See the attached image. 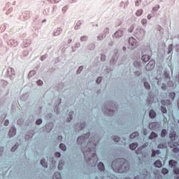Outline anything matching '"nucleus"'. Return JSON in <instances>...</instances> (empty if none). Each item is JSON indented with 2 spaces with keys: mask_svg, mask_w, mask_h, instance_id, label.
<instances>
[{
  "mask_svg": "<svg viewBox=\"0 0 179 179\" xmlns=\"http://www.w3.org/2000/svg\"><path fill=\"white\" fill-rule=\"evenodd\" d=\"M176 131H171L169 134V138L171 139V141H170L169 143V146H171V148H176V146H178V143L177 142H174V141H176Z\"/></svg>",
  "mask_w": 179,
  "mask_h": 179,
  "instance_id": "nucleus-1",
  "label": "nucleus"
},
{
  "mask_svg": "<svg viewBox=\"0 0 179 179\" xmlns=\"http://www.w3.org/2000/svg\"><path fill=\"white\" fill-rule=\"evenodd\" d=\"M169 166H171V167H173L174 174H179V169L176 168V166H177V162L171 159L169 161Z\"/></svg>",
  "mask_w": 179,
  "mask_h": 179,
  "instance_id": "nucleus-2",
  "label": "nucleus"
},
{
  "mask_svg": "<svg viewBox=\"0 0 179 179\" xmlns=\"http://www.w3.org/2000/svg\"><path fill=\"white\" fill-rule=\"evenodd\" d=\"M146 31L143 29H137L135 36L136 38H143L145 37Z\"/></svg>",
  "mask_w": 179,
  "mask_h": 179,
  "instance_id": "nucleus-3",
  "label": "nucleus"
},
{
  "mask_svg": "<svg viewBox=\"0 0 179 179\" xmlns=\"http://www.w3.org/2000/svg\"><path fill=\"white\" fill-rule=\"evenodd\" d=\"M155 65H156L155 60H150L145 66L146 71H152L155 69Z\"/></svg>",
  "mask_w": 179,
  "mask_h": 179,
  "instance_id": "nucleus-4",
  "label": "nucleus"
},
{
  "mask_svg": "<svg viewBox=\"0 0 179 179\" xmlns=\"http://www.w3.org/2000/svg\"><path fill=\"white\" fill-rule=\"evenodd\" d=\"M129 44L134 48L135 47H138V41H136V39H135L134 37H131L129 38Z\"/></svg>",
  "mask_w": 179,
  "mask_h": 179,
  "instance_id": "nucleus-5",
  "label": "nucleus"
},
{
  "mask_svg": "<svg viewBox=\"0 0 179 179\" xmlns=\"http://www.w3.org/2000/svg\"><path fill=\"white\" fill-rule=\"evenodd\" d=\"M123 34L124 32L122 31L118 30L114 34L113 37L115 38H120V37H122Z\"/></svg>",
  "mask_w": 179,
  "mask_h": 179,
  "instance_id": "nucleus-6",
  "label": "nucleus"
},
{
  "mask_svg": "<svg viewBox=\"0 0 179 179\" xmlns=\"http://www.w3.org/2000/svg\"><path fill=\"white\" fill-rule=\"evenodd\" d=\"M118 162H123L120 167H125V166H128V168L129 167V165L128 164V161H127L125 159H119Z\"/></svg>",
  "mask_w": 179,
  "mask_h": 179,
  "instance_id": "nucleus-7",
  "label": "nucleus"
},
{
  "mask_svg": "<svg viewBox=\"0 0 179 179\" xmlns=\"http://www.w3.org/2000/svg\"><path fill=\"white\" fill-rule=\"evenodd\" d=\"M15 135H16V129H15V127H11V129H10V131L8 132V136L10 137H11Z\"/></svg>",
  "mask_w": 179,
  "mask_h": 179,
  "instance_id": "nucleus-8",
  "label": "nucleus"
},
{
  "mask_svg": "<svg viewBox=\"0 0 179 179\" xmlns=\"http://www.w3.org/2000/svg\"><path fill=\"white\" fill-rule=\"evenodd\" d=\"M141 59L143 62H148L150 59V57L148 55H144L141 57Z\"/></svg>",
  "mask_w": 179,
  "mask_h": 179,
  "instance_id": "nucleus-9",
  "label": "nucleus"
},
{
  "mask_svg": "<svg viewBox=\"0 0 179 179\" xmlns=\"http://www.w3.org/2000/svg\"><path fill=\"white\" fill-rule=\"evenodd\" d=\"M138 136H139V133L138 132H134V133H132L129 136V138H130V139H135V138H138Z\"/></svg>",
  "mask_w": 179,
  "mask_h": 179,
  "instance_id": "nucleus-10",
  "label": "nucleus"
},
{
  "mask_svg": "<svg viewBox=\"0 0 179 179\" xmlns=\"http://www.w3.org/2000/svg\"><path fill=\"white\" fill-rule=\"evenodd\" d=\"M157 126V123L156 122H152L149 124L150 129H156V127Z\"/></svg>",
  "mask_w": 179,
  "mask_h": 179,
  "instance_id": "nucleus-11",
  "label": "nucleus"
},
{
  "mask_svg": "<svg viewBox=\"0 0 179 179\" xmlns=\"http://www.w3.org/2000/svg\"><path fill=\"white\" fill-rule=\"evenodd\" d=\"M98 169L99 170H100V171H104V164H103L102 162H99L98 164Z\"/></svg>",
  "mask_w": 179,
  "mask_h": 179,
  "instance_id": "nucleus-12",
  "label": "nucleus"
},
{
  "mask_svg": "<svg viewBox=\"0 0 179 179\" xmlns=\"http://www.w3.org/2000/svg\"><path fill=\"white\" fill-rule=\"evenodd\" d=\"M129 148L131 150H135L138 148V143H133L129 145Z\"/></svg>",
  "mask_w": 179,
  "mask_h": 179,
  "instance_id": "nucleus-13",
  "label": "nucleus"
},
{
  "mask_svg": "<svg viewBox=\"0 0 179 179\" xmlns=\"http://www.w3.org/2000/svg\"><path fill=\"white\" fill-rule=\"evenodd\" d=\"M53 179H62L61 173L59 172L55 173L53 176Z\"/></svg>",
  "mask_w": 179,
  "mask_h": 179,
  "instance_id": "nucleus-14",
  "label": "nucleus"
},
{
  "mask_svg": "<svg viewBox=\"0 0 179 179\" xmlns=\"http://www.w3.org/2000/svg\"><path fill=\"white\" fill-rule=\"evenodd\" d=\"M149 115L150 118H155V117H156V112H155L153 110H150L149 113Z\"/></svg>",
  "mask_w": 179,
  "mask_h": 179,
  "instance_id": "nucleus-15",
  "label": "nucleus"
},
{
  "mask_svg": "<svg viewBox=\"0 0 179 179\" xmlns=\"http://www.w3.org/2000/svg\"><path fill=\"white\" fill-rule=\"evenodd\" d=\"M41 166H43V167H45V168L48 167V164H47V162H45V159H44L41 160Z\"/></svg>",
  "mask_w": 179,
  "mask_h": 179,
  "instance_id": "nucleus-16",
  "label": "nucleus"
},
{
  "mask_svg": "<svg viewBox=\"0 0 179 179\" xmlns=\"http://www.w3.org/2000/svg\"><path fill=\"white\" fill-rule=\"evenodd\" d=\"M142 15H143V9H139V10H136V15L142 16Z\"/></svg>",
  "mask_w": 179,
  "mask_h": 179,
  "instance_id": "nucleus-17",
  "label": "nucleus"
},
{
  "mask_svg": "<svg viewBox=\"0 0 179 179\" xmlns=\"http://www.w3.org/2000/svg\"><path fill=\"white\" fill-rule=\"evenodd\" d=\"M167 101V103H166V101H164V100H162V101H161V103H162V104H163V106H170V104H171V102L170 101V100L169 101Z\"/></svg>",
  "mask_w": 179,
  "mask_h": 179,
  "instance_id": "nucleus-18",
  "label": "nucleus"
},
{
  "mask_svg": "<svg viewBox=\"0 0 179 179\" xmlns=\"http://www.w3.org/2000/svg\"><path fill=\"white\" fill-rule=\"evenodd\" d=\"M175 97H176V92L169 93V98L171 99V100H174Z\"/></svg>",
  "mask_w": 179,
  "mask_h": 179,
  "instance_id": "nucleus-19",
  "label": "nucleus"
},
{
  "mask_svg": "<svg viewBox=\"0 0 179 179\" xmlns=\"http://www.w3.org/2000/svg\"><path fill=\"white\" fill-rule=\"evenodd\" d=\"M59 148L64 152H65V150H66V145H65L64 143H61L60 145H59Z\"/></svg>",
  "mask_w": 179,
  "mask_h": 179,
  "instance_id": "nucleus-20",
  "label": "nucleus"
},
{
  "mask_svg": "<svg viewBox=\"0 0 179 179\" xmlns=\"http://www.w3.org/2000/svg\"><path fill=\"white\" fill-rule=\"evenodd\" d=\"M166 135H167V131L166 129H163L161 132V136H162V138H164Z\"/></svg>",
  "mask_w": 179,
  "mask_h": 179,
  "instance_id": "nucleus-21",
  "label": "nucleus"
},
{
  "mask_svg": "<svg viewBox=\"0 0 179 179\" xmlns=\"http://www.w3.org/2000/svg\"><path fill=\"white\" fill-rule=\"evenodd\" d=\"M156 136H157V134H156L155 132H152L149 136V138L153 139V138H156Z\"/></svg>",
  "mask_w": 179,
  "mask_h": 179,
  "instance_id": "nucleus-22",
  "label": "nucleus"
},
{
  "mask_svg": "<svg viewBox=\"0 0 179 179\" xmlns=\"http://www.w3.org/2000/svg\"><path fill=\"white\" fill-rule=\"evenodd\" d=\"M161 111L162 113H163V114H166V113H167V109L166 108V107L162 106L161 107Z\"/></svg>",
  "mask_w": 179,
  "mask_h": 179,
  "instance_id": "nucleus-23",
  "label": "nucleus"
},
{
  "mask_svg": "<svg viewBox=\"0 0 179 179\" xmlns=\"http://www.w3.org/2000/svg\"><path fill=\"white\" fill-rule=\"evenodd\" d=\"M64 167V163L62 162H59L58 164V169L61 170Z\"/></svg>",
  "mask_w": 179,
  "mask_h": 179,
  "instance_id": "nucleus-24",
  "label": "nucleus"
},
{
  "mask_svg": "<svg viewBox=\"0 0 179 179\" xmlns=\"http://www.w3.org/2000/svg\"><path fill=\"white\" fill-rule=\"evenodd\" d=\"M144 86H145V89H147L148 90H149V89H150V85H149L148 83L145 82Z\"/></svg>",
  "mask_w": 179,
  "mask_h": 179,
  "instance_id": "nucleus-25",
  "label": "nucleus"
},
{
  "mask_svg": "<svg viewBox=\"0 0 179 179\" xmlns=\"http://www.w3.org/2000/svg\"><path fill=\"white\" fill-rule=\"evenodd\" d=\"M142 149H143V146L141 147V148H139L138 150H136V153L137 155H139V154L142 153Z\"/></svg>",
  "mask_w": 179,
  "mask_h": 179,
  "instance_id": "nucleus-26",
  "label": "nucleus"
},
{
  "mask_svg": "<svg viewBox=\"0 0 179 179\" xmlns=\"http://www.w3.org/2000/svg\"><path fill=\"white\" fill-rule=\"evenodd\" d=\"M141 24H143V26H145V24H148V20L146 19H143L141 20Z\"/></svg>",
  "mask_w": 179,
  "mask_h": 179,
  "instance_id": "nucleus-27",
  "label": "nucleus"
},
{
  "mask_svg": "<svg viewBox=\"0 0 179 179\" xmlns=\"http://www.w3.org/2000/svg\"><path fill=\"white\" fill-rule=\"evenodd\" d=\"M162 174H167L169 173V169L164 168L162 171Z\"/></svg>",
  "mask_w": 179,
  "mask_h": 179,
  "instance_id": "nucleus-28",
  "label": "nucleus"
},
{
  "mask_svg": "<svg viewBox=\"0 0 179 179\" xmlns=\"http://www.w3.org/2000/svg\"><path fill=\"white\" fill-rule=\"evenodd\" d=\"M127 170V168L125 167V170L117 169V170H115V171H117V173H125Z\"/></svg>",
  "mask_w": 179,
  "mask_h": 179,
  "instance_id": "nucleus-29",
  "label": "nucleus"
},
{
  "mask_svg": "<svg viewBox=\"0 0 179 179\" xmlns=\"http://www.w3.org/2000/svg\"><path fill=\"white\" fill-rule=\"evenodd\" d=\"M34 135V134L33 133V131H31V134H30V133H29V134H27L25 136V138H26V139H29V138L27 136H30V138H32Z\"/></svg>",
  "mask_w": 179,
  "mask_h": 179,
  "instance_id": "nucleus-30",
  "label": "nucleus"
},
{
  "mask_svg": "<svg viewBox=\"0 0 179 179\" xmlns=\"http://www.w3.org/2000/svg\"><path fill=\"white\" fill-rule=\"evenodd\" d=\"M113 140L114 141V142H120V137L114 136Z\"/></svg>",
  "mask_w": 179,
  "mask_h": 179,
  "instance_id": "nucleus-31",
  "label": "nucleus"
},
{
  "mask_svg": "<svg viewBox=\"0 0 179 179\" xmlns=\"http://www.w3.org/2000/svg\"><path fill=\"white\" fill-rule=\"evenodd\" d=\"M134 25H132L131 27H130L128 29V31L129 33H132V31H134Z\"/></svg>",
  "mask_w": 179,
  "mask_h": 179,
  "instance_id": "nucleus-32",
  "label": "nucleus"
},
{
  "mask_svg": "<svg viewBox=\"0 0 179 179\" xmlns=\"http://www.w3.org/2000/svg\"><path fill=\"white\" fill-rule=\"evenodd\" d=\"M42 122H43V120H41V119H38V120H36V124L37 125L41 124Z\"/></svg>",
  "mask_w": 179,
  "mask_h": 179,
  "instance_id": "nucleus-33",
  "label": "nucleus"
},
{
  "mask_svg": "<svg viewBox=\"0 0 179 179\" xmlns=\"http://www.w3.org/2000/svg\"><path fill=\"white\" fill-rule=\"evenodd\" d=\"M139 5H141V0L136 1L135 6H139Z\"/></svg>",
  "mask_w": 179,
  "mask_h": 179,
  "instance_id": "nucleus-34",
  "label": "nucleus"
},
{
  "mask_svg": "<svg viewBox=\"0 0 179 179\" xmlns=\"http://www.w3.org/2000/svg\"><path fill=\"white\" fill-rule=\"evenodd\" d=\"M173 152L174 153H178V152H179L178 148H174L173 150Z\"/></svg>",
  "mask_w": 179,
  "mask_h": 179,
  "instance_id": "nucleus-35",
  "label": "nucleus"
},
{
  "mask_svg": "<svg viewBox=\"0 0 179 179\" xmlns=\"http://www.w3.org/2000/svg\"><path fill=\"white\" fill-rule=\"evenodd\" d=\"M36 83H37V85H38V86H41V85H43V80H39L37 81Z\"/></svg>",
  "mask_w": 179,
  "mask_h": 179,
  "instance_id": "nucleus-36",
  "label": "nucleus"
},
{
  "mask_svg": "<svg viewBox=\"0 0 179 179\" xmlns=\"http://www.w3.org/2000/svg\"><path fill=\"white\" fill-rule=\"evenodd\" d=\"M101 77H99L97 79H96V83H101Z\"/></svg>",
  "mask_w": 179,
  "mask_h": 179,
  "instance_id": "nucleus-37",
  "label": "nucleus"
},
{
  "mask_svg": "<svg viewBox=\"0 0 179 179\" xmlns=\"http://www.w3.org/2000/svg\"><path fill=\"white\" fill-rule=\"evenodd\" d=\"M157 155V151L152 150V157H155Z\"/></svg>",
  "mask_w": 179,
  "mask_h": 179,
  "instance_id": "nucleus-38",
  "label": "nucleus"
},
{
  "mask_svg": "<svg viewBox=\"0 0 179 179\" xmlns=\"http://www.w3.org/2000/svg\"><path fill=\"white\" fill-rule=\"evenodd\" d=\"M157 167H162V162H160V160H157Z\"/></svg>",
  "mask_w": 179,
  "mask_h": 179,
  "instance_id": "nucleus-39",
  "label": "nucleus"
},
{
  "mask_svg": "<svg viewBox=\"0 0 179 179\" xmlns=\"http://www.w3.org/2000/svg\"><path fill=\"white\" fill-rule=\"evenodd\" d=\"M101 60L106 61V55H101Z\"/></svg>",
  "mask_w": 179,
  "mask_h": 179,
  "instance_id": "nucleus-40",
  "label": "nucleus"
},
{
  "mask_svg": "<svg viewBox=\"0 0 179 179\" xmlns=\"http://www.w3.org/2000/svg\"><path fill=\"white\" fill-rule=\"evenodd\" d=\"M17 146L18 145H15L14 147H13L11 149V152H15V150H16V149H17Z\"/></svg>",
  "mask_w": 179,
  "mask_h": 179,
  "instance_id": "nucleus-41",
  "label": "nucleus"
},
{
  "mask_svg": "<svg viewBox=\"0 0 179 179\" xmlns=\"http://www.w3.org/2000/svg\"><path fill=\"white\" fill-rule=\"evenodd\" d=\"M4 125L6 127H8V125H9V120H6L4 121Z\"/></svg>",
  "mask_w": 179,
  "mask_h": 179,
  "instance_id": "nucleus-42",
  "label": "nucleus"
},
{
  "mask_svg": "<svg viewBox=\"0 0 179 179\" xmlns=\"http://www.w3.org/2000/svg\"><path fill=\"white\" fill-rule=\"evenodd\" d=\"M55 157H61V153L55 152Z\"/></svg>",
  "mask_w": 179,
  "mask_h": 179,
  "instance_id": "nucleus-43",
  "label": "nucleus"
},
{
  "mask_svg": "<svg viewBox=\"0 0 179 179\" xmlns=\"http://www.w3.org/2000/svg\"><path fill=\"white\" fill-rule=\"evenodd\" d=\"M162 89L164 90L166 89H167V85H166L165 84H162Z\"/></svg>",
  "mask_w": 179,
  "mask_h": 179,
  "instance_id": "nucleus-44",
  "label": "nucleus"
},
{
  "mask_svg": "<svg viewBox=\"0 0 179 179\" xmlns=\"http://www.w3.org/2000/svg\"><path fill=\"white\" fill-rule=\"evenodd\" d=\"M134 66H136V65H137L138 66H139V62H134Z\"/></svg>",
  "mask_w": 179,
  "mask_h": 179,
  "instance_id": "nucleus-45",
  "label": "nucleus"
},
{
  "mask_svg": "<svg viewBox=\"0 0 179 179\" xmlns=\"http://www.w3.org/2000/svg\"><path fill=\"white\" fill-rule=\"evenodd\" d=\"M82 138H83V136L78 137L77 139V141L79 142V141H80V139H82Z\"/></svg>",
  "mask_w": 179,
  "mask_h": 179,
  "instance_id": "nucleus-46",
  "label": "nucleus"
},
{
  "mask_svg": "<svg viewBox=\"0 0 179 179\" xmlns=\"http://www.w3.org/2000/svg\"><path fill=\"white\" fill-rule=\"evenodd\" d=\"M152 15L149 14L148 15V19L150 20V19H152Z\"/></svg>",
  "mask_w": 179,
  "mask_h": 179,
  "instance_id": "nucleus-47",
  "label": "nucleus"
},
{
  "mask_svg": "<svg viewBox=\"0 0 179 179\" xmlns=\"http://www.w3.org/2000/svg\"><path fill=\"white\" fill-rule=\"evenodd\" d=\"M154 166H155V167H157V161H155V162H154Z\"/></svg>",
  "mask_w": 179,
  "mask_h": 179,
  "instance_id": "nucleus-48",
  "label": "nucleus"
},
{
  "mask_svg": "<svg viewBox=\"0 0 179 179\" xmlns=\"http://www.w3.org/2000/svg\"><path fill=\"white\" fill-rule=\"evenodd\" d=\"M71 120H72V116H71V115H70V120H68L67 121H68V122H70Z\"/></svg>",
  "mask_w": 179,
  "mask_h": 179,
  "instance_id": "nucleus-49",
  "label": "nucleus"
},
{
  "mask_svg": "<svg viewBox=\"0 0 179 179\" xmlns=\"http://www.w3.org/2000/svg\"><path fill=\"white\" fill-rule=\"evenodd\" d=\"M57 31H58L59 33H61V31H62V29L61 28H59V29H57Z\"/></svg>",
  "mask_w": 179,
  "mask_h": 179,
  "instance_id": "nucleus-50",
  "label": "nucleus"
},
{
  "mask_svg": "<svg viewBox=\"0 0 179 179\" xmlns=\"http://www.w3.org/2000/svg\"><path fill=\"white\" fill-rule=\"evenodd\" d=\"M82 69H83V67L82 66L79 67L78 72H79V71H82Z\"/></svg>",
  "mask_w": 179,
  "mask_h": 179,
  "instance_id": "nucleus-51",
  "label": "nucleus"
},
{
  "mask_svg": "<svg viewBox=\"0 0 179 179\" xmlns=\"http://www.w3.org/2000/svg\"><path fill=\"white\" fill-rule=\"evenodd\" d=\"M58 139H59V140H60V142H61V141H62V136H59V137H58Z\"/></svg>",
  "mask_w": 179,
  "mask_h": 179,
  "instance_id": "nucleus-52",
  "label": "nucleus"
},
{
  "mask_svg": "<svg viewBox=\"0 0 179 179\" xmlns=\"http://www.w3.org/2000/svg\"><path fill=\"white\" fill-rule=\"evenodd\" d=\"M113 164H114V161L112 162V169H113V170H115L114 169V166H113Z\"/></svg>",
  "mask_w": 179,
  "mask_h": 179,
  "instance_id": "nucleus-53",
  "label": "nucleus"
},
{
  "mask_svg": "<svg viewBox=\"0 0 179 179\" xmlns=\"http://www.w3.org/2000/svg\"><path fill=\"white\" fill-rule=\"evenodd\" d=\"M124 51H127V47L123 48Z\"/></svg>",
  "mask_w": 179,
  "mask_h": 179,
  "instance_id": "nucleus-54",
  "label": "nucleus"
},
{
  "mask_svg": "<svg viewBox=\"0 0 179 179\" xmlns=\"http://www.w3.org/2000/svg\"><path fill=\"white\" fill-rule=\"evenodd\" d=\"M158 148H162V144H159Z\"/></svg>",
  "mask_w": 179,
  "mask_h": 179,
  "instance_id": "nucleus-55",
  "label": "nucleus"
},
{
  "mask_svg": "<svg viewBox=\"0 0 179 179\" xmlns=\"http://www.w3.org/2000/svg\"><path fill=\"white\" fill-rule=\"evenodd\" d=\"M44 22H47V20H43V22L44 23Z\"/></svg>",
  "mask_w": 179,
  "mask_h": 179,
  "instance_id": "nucleus-56",
  "label": "nucleus"
},
{
  "mask_svg": "<svg viewBox=\"0 0 179 179\" xmlns=\"http://www.w3.org/2000/svg\"><path fill=\"white\" fill-rule=\"evenodd\" d=\"M160 153V152L159 150H157V155H159Z\"/></svg>",
  "mask_w": 179,
  "mask_h": 179,
  "instance_id": "nucleus-57",
  "label": "nucleus"
},
{
  "mask_svg": "<svg viewBox=\"0 0 179 179\" xmlns=\"http://www.w3.org/2000/svg\"><path fill=\"white\" fill-rule=\"evenodd\" d=\"M176 179H179V176H178V177H177Z\"/></svg>",
  "mask_w": 179,
  "mask_h": 179,
  "instance_id": "nucleus-58",
  "label": "nucleus"
},
{
  "mask_svg": "<svg viewBox=\"0 0 179 179\" xmlns=\"http://www.w3.org/2000/svg\"><path fill=\"white\" fill-rule=\"evenodd\" d=\"M98 160H99V159H97V158H96V162H98Z\"/></svg>",
  "mask_w": 179,
  "mask_h": 179,
  "instance_id": "nucleus-59",
  "label": "nucleus"
},
{
  "mask_svg": "<svg viewBox=\"0 0 179 179\" xmlns=\"http://www.w3.org/2000/svg\"><path fill=\"white\" fill-rule=\"evenodd\" d=\"M94 157H96V155H94Z\"/></svg>",
  "mask_w": 179,
  "mask_h": 179,
  "instance_id": "nucleus-60",
  "label": "nucleus"
},
{
  "mask_svg": "<svg viewBox=\"0 0 179 179\" xmlns=\"http://www.w3.org/2000/svg\"><path fill=\"white\" fill-rule=\"evenodd\" d=\"M178 124H179V120H178Z\"/></svg>",
  "mask_w": 179,
  "mask_h": 179,
  "instance_id": "nucleus-61",
  "label": "nucleus"
}]
</instances>
